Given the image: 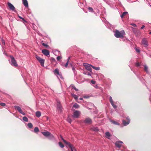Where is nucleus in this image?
Masks as SVG:
<instances>
[{
    "instance_id": "obj_1",
    "label": "nucleus",
    "mask_w": 151,
    "mask_h": 151,
    "mask_svg": "<svg viewBox=\"0 0 151 151\" xmlns=\"http://www.w3.org/2000/svg\"><path fill=\"white\" fill-rule=\"evenodd\" d=\"M125 34V32L124 30L119 31L118 30H116L114 32V35L117 38H122Z\"/></svg>"
},
{
    "instance_id": "obj_2",
    "label": "nucleus",
    "mask_w": 151,
    "mask_h": 151,
    "mask_svg": "<svg viewBox=\"0 0 151 151\" xmlns=\"http://www.w3.org/2000/svg\"><path fill=\"white\" fill-rule=\"evenodd\" d=\"M141 44L144 47H148V44L147 38H143L141 41Z\"/></svg>"
},
{
    "instance_id": "obj_3",
    "label": "nucleus",
    "mask_w": 151,
    "mask_h": 151,
    "mask_svg": "<svg viewBox=\"0 0 151 151\" xmlns=\"http://www.w3.org/2000/svg\"><path fill=\"white\" fill-rule=\"evenodd\" d=\"M10 57L11 59V64L15 66H17V64L14 58L12 55H10Z\"/></svg>"
},
{
    "instance_id": "obj_4",
    "label": "nucleus",
    "mask_w": 151,
    "mask_h": 151,
    "mask_svg": "<svg viewBox=\"0 0 151 151\" xmlns=\"http://www.w3.org/2000/svg\"><path fill=\"white\" fill-rule=\"evenodd\" d=\"M83 65L85 67L86 69L90 72H92V68L91 67L92 65L87 63H83Z\"/></svg>"
},
{
    "instance_id": "obj_5",
    "label": "nucleus",
    "mask_w": 151,
    "mask_h": 151,
    "mask_svg": "<svg viewBox=\"0 0 151 151\" xmlns=\"http://www.w3.org/2000/svg\"><path fill=\"white\" fill-rule=\"evenodd\" d=\"M80 114L81 112L80 111L76 110L74 112L72 116L73 118H77L79 117Z\"/></svg>"
},
{
    "instance_id": "obj_6",
    "label": "nucleus",
    "mask_w": 151,
    "mask_h": 151,
    "mask_svg": "<svg viewBox=\"0 0 151 151\" xmlns=\"http://www.w3.org/2000/svg\"><path fill=\"white\" fill-rule=\"evenodd\" d=\"M14 107L15 109H17L18 111L21 114L24 115H26L25 113L22 111V109L20 106H14Z\"/></svg>"
},
{
    "instance_id": "obj_7",
    "label": "nucleus",
    "mask_w": 151,
    "mask_h": 151,
    "mask_svg": "<svg viewBox=\"0 0 151 151\" xmlns=\"http://www.w3.org/2000/svg\"><path fill=\"white\" fill-rule=\"evenodd\" d=\"M14 107L15 109H17L18 111L21 114L24 115H26L25 113L22 111V109L20 106H14Z\"/></svg>"
},
{
    "instance_id": "obj_8",
    "label": "nucleus",
    "mask_w": 151,
    "mask_h": 151,
    "mask_svg": "<svg viewBox=\"0 0 151 151\" xmlns=\"http://www.w3.org/2000/svg\"><path fill=\"white\" fill-rule=\"evenodd\" d=\"M14 107L15 109H17L18 111L21 114L24 115H26L25 113L22 111V109L20 106H14Z\"/></svg>"
},
{
    "instance_id": "obj_9",
    "label": "nucleus",
    "mask_w": 151,
    "mask_h": 151,
    "mask_svg": "<svg viewBox=\"0 0 151 151\" xmlns=\"http://www.w3.org/2000/svg\"><path fill=\"white\" fill-rule=\"evenodd\" d=\"M82 122L86 124H90L91 122L92 121L91 119L90 118H87L84 120H82Z\"/></svg>"
},
{
    "instance_id": "obj_10",
    "label": "nucleus",
    "mask_w": 151,
    "mask_h": 151,
    "mask_svg": "<svg viewBox=\"0 0 151 151\" xmlns=\"http://www.w3.org/2000/svg\"><path fill=\"white\" fill-rule=\"evenodd\" d=\"M57 107L58 110L61 112L62 110V107L60 102L58 101L57 104Z\"/></svg>"
},
{
    "instance_id": "obj_11",
    "label": "nucleus",
    "mask_w": 151,
    "mask_h": 151,
    "mask_svg": "<svg viewBox=\"0 0 151 151\" xmlns=\"http://www.w3.org/2000/svg\"><path fill=\"white\" fill-rule=\"evenodd\" d=\"M57 107L58 110L61 112L62 110V107L60 102L58 101L57 104Z\"/></svg>"
},
{
    "instance_id": "obj_12",
    "label": "nucleus",
    "mask_w": 151,
    "mask_h": 151,
    "mask_svg": "<svg viewBox=\"0 0 151 151\" xmlns=\"http://www.w3.org/2000/svg\"><path fill=\"white\" fill-rule=\"evenodd\" d=\"M7 4L10 9L12 11H14L15 10V8L14 6L10 3L8 2Z\"/></svg>"
},
{
    "instance_id": "obj_13",
    "label": "nucleus",
    "mask_w": 151,
    "mask_h": 151,
    "mask_svg": "<svg viewBox=\"0 0 151 151\" xmlns=\"http://www.w3.org/2000/svg\"><path fill=\"white\" fill-rule=\"evenodd\" d=\"M42 52L43 54L46 55L47 56L49 55L50 52L47 49H43L42 51Z\"/></svg>"
},
{
    "instance_id": "obj_14",
    "label": "nucleus",
    "mask_w": 151,
    "mask_h": 151,
    "mask_svg": "<svg viewBox=\"0 0 151 151\" xmlns=\"http://www.w3.org/2000/svg\"><path fill=\"white\" fill-rule=\"evenodd\" d=\"M54 73L55 74L59 76L61 78H63L62 76L59 72V70L58 69H55L54 71Z\"/></svg>"
},
{
    "instance_id": "obj_15",
    "label": "nucleus",
    "mask_w": 151,
    "mask_h": 151,
    "mask_svg": "<svg viewBox=\"0 0 151 151\" xmlns=\"http://www.w3.org/2000/svg\"><path fill=\"white\" fill-rule=\"evenodd\" d=\"M122 142L121 141H119L116 142L115 143V145L117 147L119 148H120L122 144Z\"/></svg>"
},
{
    "instance_id": "obj_16",
    "label": "nucleus",
    "mask_w": 151,
    "mask_h": 151,
    "mask_svg": "<svg viewBox=\"0 0 151 151\" xmlns=\"http://www.w3.org/2000/svg\"><path fill=\"white\" fill-rule=\"evenodd\" d=\"M70 148L71 151H76V149L74 146L70 142L68 145Z\"/></svg>"
},
{
    "instance_id": "obj_17",
    "label": "nucleus",
    "mask_w": 151,
    "mask_h": 151,
    "mask_svg": "<svg viewBox=\"0 0 151 151\" xmlns=\"http://www.w3.org/2000/svg\"><path fill=\"white\" fill-rule=\"evenodd\" d=\"M127 119L128 121H127V122H126V121H125V120H123V123L124 126L127 125L130 123V121L129 119L128 118H127Z\"/></svg>"
},
{
    "instance_id": "obj_18",
    "label": "nucleus",
    "mask_w": 151,
    "mask_h": 151,
    "mask_svg": "<svg viewBox=\"0 0 151 151\" xmlns=\"http://www.w3.org/2000/svg\"><path fill=\"white\" fill-rule=\"evenodd\" d=\"M42 133L45 137H48L50 134V133L48 131L42 132Z\"/></svg>"
},
{
    "instance_id": "obj_19",
    "label": "nucleus",
    "mask_w": 151,
    "mask_h": 151,
    "mask_svg": "<svg viewBox=\"0 0 151 151\" xmlns=\"http://www.w3.org/2000/svg\"><path fill=\"white\" fill-rule=\"evenodd\" d=\"M22 2L24 6L26 7L28 6V4L27 0H22Z\"/></svg>"
},
{
    "instance_id": "obj_20",
    "label": "nucleus",
    "mask_w": 151,
    "mask_h": 151,
    "mask_svg": "<svg viewBox=\"0 0 151 151\" xmlns=\"http://www.w3.org/2000/svg\"><path fill=\"white\" fill-rule=\"evenodd\" d=\"M106 137L109 139H110V138L111 136V134L109 132H106L105 134Z\"/></svg>"
},
{
    "instance_id": "obj_21",
    "label": "nucleus",
    "mask_w": 151,
    "mask_h": 151,
    "mask_svg": "<svg viewBox=\"0 0 151 151\" xmlns=\"http://www.w3.org/2000/svg\"><path fill=\"white\" fill-rule=\"evenodd\" d=\"M69 59H70V58L69 57L67 60V61L66 63L65 64H61L62 66H64L66 68L68 66V62L69 61Z\"/></svg>"
},
{
    "instance_id": "obj_22",
    "label": "nucleus",
    "mask_w": 151,
    "mask_h": 151,
    "mask_svg": "<svg viewBox=\"0 0 151 151\" xmlns=\"http://www.w3.org/2000/svg\"><path fill=\"white\" fill-rule=\"evenodd\" d=\"M134 32L136 36H138L141 34L140 32L138 30H137L135 31H134Z\"/></svg>"
},
{
    "instance_id": "obj_23",
    "label": "nucleus",
    "mask_w": 151,
    "mask_h": 151,
    "mask_svg": "<svg viewBox=\"0 0 151 151\" xmlns=\"http://www.w3.org/2000/svg\"><path fill=\"white\" fill-rule=\"evenodd\" d=\"M40 63L41 64V65L42 66L44 67V63L45 60H44L42 59V58L39 61Z\"/></svg>"
},
{
    "instance_id": "obj_24",
    "label": "nucleus",
    "mask_w": 151,
    "mask_h": 151,
    "mask_svg": "<svg viewBox=\"0 0 151 151\" xmlns=\"http://www.w3.org/2000/svg\"><path fill=\"white\" fill-rule=\"evenodd\" d=\"M110 121L112 123L115 125H119V124L115 121L112 120H110Z\"/></svg>"
},
{
    "instance_id": "obj_25",
    "label": "nucleus",
    "mask_w": 151,
    "mask_h": 151,
    "mask_svg": "<svg viewBox=\"0 0 151 151\" xmlns=\"http://www.w3.org/2000/svg\"><path fill=\"white\" fill-rule=\"evenodd\" d=\"M36 116L37 117H40L41 116V112L39 111H37L36 112Z\"/></svg>"
},
{
    "instance_id": "obj_26",
    "label": "nucleus",
    "mask_w": 151,
    "mask_h": 151,
    "mask_svg": "<svg viewBox=\"0 0 151 151\" xmlns=\"http://www.w3.org/2000/svg\"><path fill=\"white\" fill-rule=\"evenodd\" d=\"M60 137L62 140L63 141V142H64L66 144V145H67L70 143L69 142H68L66 141L65 140L61 135H60Z\"/></svg>"
},
{
    "instance_id": "obj_27",
    "label": "nucleus",
    "mask_w": 151,
    "mask_h": 151,
    "mask_svg": "<svg viewBox=\"0 0 151 151\" xmlns=\"http://www.w3.org/2000/svg\"><path fill=\"white\" fill-rule=\"evenodd\" d=\"M144 69L145 70L147 73H149L148 70V67L146 65H144Z\"/></svg>"
},
{
    "instance_id": "obj_28",
    "label": "nucleus",
    "mask_w": 151,
    "mask_h": 151,
    "mask_svg": "<svg viewBox=\"0 0 151 151\" xmlns=\"http://www.w3.org/2000/svg\"><path fill=\"white\" fill-rule=\"evenodd\" d=\"M128 14V12H124L121 15V17L122 18L123 17L127 14Z\"/></svg>"
},
{
    "instance_id": "obj_29",
    "label": "nucleus",
    "mask_w": 151,
    "mask_h": 151,
    "mask_svg": "<svg viewBox=\"0 0 151 151\" xmlns=\"http://www.w3.org/2000/svg\"><path fill=\"white\" fill-rule=\"evenodd\" d=\"M73 107L77 109L79 108V106L77 103H75L73 105Z\"/></svg>"
},
{
    "instance_id": "obj_30",
    "label": "nucleus",
    "mask_w": 151,
    "mask_h": 151,
    "mask_svg": "<svg viewBox=\"0 0 151 151\" xmlns=\"http://www.w3.org/2000/svg\"><path fill=\"white\" fill-rule=\"evenodd\" d=\"M49 138L50 139H54V137L53 135L52 134H51L50 133V135H49Z\"/></svg>"
},
{
    "instance_id": "obj_31",
    "label": "nucleus",
    "mask_w": 151,
    "mask_h": 151,
    "mask_svg": "<svg viewBox=\"0 0 151 151\" xmlns=\"http://www.w3.org/2000/svg\"><path fill=\"white\" fill-rule=\"evenodd\" d=\"M23 121H25V122H28V119L26 116H24L23 117Z\"/></svg>"
},
{
    "instance_id": "obj_32",
    "label": "nucleus",
    "mask_w": 151,
    "mask_h": 151,
    "mask_svg": "<svg viewBox=\"0 0 151 151\" xmlns=\"http://www.w3.org/2000/svg\"><path fill=\"white\" fill-rule=\"evenodd\" d=\"M39 131V129L37 127H36L34 129V132L35 133H37Z\"/></svg>"
},
{
    "instance_id": "obj_33",
    "label": "nucleus",
    "mask_w": 151,
    "mask_h": 151,
    "mask_svg": "<svg viewBox=\"0 0 151 151\" xmlns=\"http://www.w3.org/2000/svg\"><path fill=\"white\" fill-rule=\"evenodd\" d=\"M88 9L89 11L90 12H94L93 9L92 7H89L88 8Z\"/></svg>"
},
{
    "instance_id": "obj_34",
    "label": "nucleus",
    "mask_w": 151,
    "mask_h": 151,
    "mask_svg": "<svg viewBox=\"0 0 151 151\" xmlns=\"http://www.w3.org/2000/svg\"><path fill=\"white\" fill-rule=\"evenodd\" d=\"M59 146L61 148H63L64 146L63 144L61 142H59Z\"/></svg>"
},
{
    "instance_id": "obj_35",
    "label": "nucleus",
    "mask_w": 151,
    "mask_h": 151,
    "mask_svg": "<svg viewBox=\"0 0 151 151\" xmlns=\"http://www.w3.org/2000/svg\"><path fill=\"white\" fill-rule=\"evenodd\" d=\"M91 129L92 130L94 131H97L98 130V128L96 127H93L91 128Z\"/></svg>"
},
{
    "instance_id": "obj_36",
    "label": "nucleus",
    "mask_w": 151,
    "mask_h": 151,
    "mask_svg": "<svg viewBox=\"0 0 151 151\" xmlns=\"http://www.w3.org/2000/svg\"><path fill=\"white\" fill-rule=\"evenodd\" d=\"M91 67H92L94 69L96 70H99L100 69L99 67H95L93 66H91Z\"/></svg>"
},
{
    "instance_id": "obj_37",
    "label": "nucleus",
    "mask_w": 151,
    "mask_h": 151,
    "mask_svg": "<svg viewBox=\"0 0 151 151\" xmlns=\"http://www.w3.org/2000/svg\"><path fill=\"white\" fill-rule=\"evenodd\" d=\"M28 126L29 128H31L32 127L33 125L31 123H29L28 124Z\"/></svg>"
},
{
    "instance_id": "obj_38",
    "label": "nucleus",
    "mask_w": 151,
    "mask_h": 151,
    "mask_svg": "<svg viewBox=\"0 0 151 151\" xmlns=\"http://www.w3.org/2000/svg\"><path fill=\"white\" fill-rule=\"evenodd\" d=\"M35 57L36 59L39 61H40V60L42 59L39 56L37 55H36Z\"/></svg>"
},
{
    "instance_id": "obj_39",
    "label": "nucleus",
    "mask_w": 151,
    "mask_h": 151,
    "mask_svg": "<svg viewBox=\"0 0 151 151\" xmlns=\"http://www.w3.org/2000/svg\"><path fill=\"white\" fill-rule=\"evenodd\" d=\"M111 104L114 109H116L117 108V106L114 104V102L111 103Z\"/></svg>"
},
{
    "instance_id": "obj_40",
    "label": "nucleus",
    "mask_w": 151,
    "mask_h": 151,
    "mask_svg": "<svg viewBox=\"0 0 151 151\" xmlns=\"http://www.w3.org/2000/svg\"><path fill=\"white\" fill-rule=\"evenodd\" d=\"M67 120L68 122H69L70 123H71L72 121L71 119L69 117H68L67 118Z\"/></svg>"
},
{
    "instance_id": "obj_41",
    "label": "nucleus",
    "mask_w": 151,
    "mask_h": 151,
    "mask_svg": "<svg viewBox=\"0 0 151 151\" xmlns=\"http://www.w3.org/2000/svg\"><path fill=\"white\" fill-rule=\"evenodd\" d=\"M62 57L61 56H58L57 58V60L59 61V60L62 58Z\"/></svg>"
},
{
    "instance_id": "obj_42",
    "label": "nucleus",
    "mask_w": 151,
    "mask_h": 151,
    "mask_svg": "<svg viewBox=\"0 0 151 151\" xmlns=\"http://www.w3.org/2000/svg\"><path fill=\"white\" fill-rule=\"evenodd\" d=\"M72 95L75 99H77L78 96L77 95H76L75 94H72Z\"/></svg>"
},
{
    "instance_id": "obj_43",
    "label": "nucleus",
    "mask_w": 151,
    "mask_h": 151,
    "mask_svg": "<svg viewBox=\"0 0 151 151\" xmlns=\"http://www.w3.org/2000/svg\"><path fill=\"white\" fill-rule=\"evenodd\" d=\"M42 45L45 47H46L47 48H48L49 47L48 45L47 44H45V43H42Z\"/></svg>"
},
{
    "instance_id": "obj_44",
    "label": "nucleus",
    "mask_w": 151,
    "mask_h": 151,
    "mask_svg": "<svg viewBox=\"0 0 151 151\" xmlns=\"http://www.w3.org/2000/svg\"><path fill=\"white\" fill-rule=\"evenodd\" d=\"M135 65L137 67L139 66H140V64L138 62H136L135 63Z\"/></svg>"
},
{
    "instance_id": "obj_45",
    "label": "nucleus",
    "mask_w": 151,
    "mask_h": 151,
    "mask_svg": "<svg viewBox=\"0 0 151 151\" xmlns=\"http://www.w3.org/2000/svg\"><path fill=\"white\" fill-rule=\"evenodd\" d=\"M109 101L111 103L114 102L111 96H110L109 97Z\"/></svg>"
},
{
    "instance_id": "obj_46",
    "label": "nucleus",
    "mask_w": 151,
    "mask_h": 151,
    "mask_svg": "<svg viewBox=\"0 0 151 151\" xmlns=\"http://www.w3.org/2000/svg\"><path fill=\"white\" fill-rule=\"evenodd\" d=\"M71 86L72 87H73V88H74L75 91H77L78 90V89L76 88L74 85H71Z\"/></svg>"
},
{
    "instance_id": "obj_47",
    "label": "nucleus",
    "mask_w": 151,
    "mask_h": 151,
    "mask_svg": "<svg viewBox=\"0 0 151 151\" xmlns=\"http://www.w3.org/2000/svg\"><path fill=\"white\" fill-rule=\"evenodd\" d=\"M0 105H1L2 106H5L6 104L5 103H0Z\"/></svg>"
},
{
    "instance_id": "obj_48",
    "label": "nucleus",
    "mask_w": 151,
    "mask_h": 151,
    "mask_svg": "<svg viewBox=\"0 0 151 151\" xmlns=\"http://www.w3.org/2000/svg\"><path fill=\"white\" fill-rule=\"evenodd\" d=\"M135 50L137 52H140V50L139 49L135 48Z\"/></svg>"
},
{
    "instance_id": "obj_49",
    "label": "nucleus",
    "mask_w": 151,
    "mask_h": 151,
    "mask_svg": "<svg viewBox=\"0 0 151 151\" xmlns=\"http://www.w3.org/2000/svg\"><path fill=\"white\" fill-rule=\"evenodd\" d=\"M91 82L93 84H95L96 83V81L93 80H92Z\"/></svg>"
},
{
    "instance_id": "obj_50",
    "label": "nucleus",
    "mask_w": 151,
    "mask_h": 151,
    "mask_svg": "<svg viewBox=\"0 0 151 151\" xmlns=\"http://www.w3.org/2000/svg\"><path fill=\"white\" fill-rule=\"evenodd\" d=\"M131 25L134 27H136L137 26L135 24H134V23L131 24Z\"/></svg>"
},
{
    "instance_id": "obj_51",
    "label": "nucleus",
    "mask_w": 151,
    "mask_h": 151,
    "mask_svg": "<svg viewBox=\"0 0 151 151\" xmlns=\"http://www.w3.org/2000/svg\"><path fill=\"white\" fill-rule=\"evenodd\" d=\"M18 17H19V18H20V19H22V20H24H24H24V19L23 18H22V17H21V16H18Z\"/></svg>"
},
{
    "instance_id": "obj_52",
    "label": "nucleus",
    "mask_w": 151,
    "mask_h": 151,
    "mask_svg": "<svg viewBox=\"0 0 151 151\" xmlns=\"http://www.w3.org/2000/svg\"><path fill=\"white\" fill-rule=\"evenodd\" d=\"M1 40H2V43L4 45L5 44V41H4V40H3V39H2Z\"/></svg>"
},
{
    "instance_id": "obj_53",
    "label": "nucleus",
    "mask_w": 151,
    "mask_h": 151,
    "mask_svg": "<svg viewBox=\"0 0 151 151\" xmlns=\"http://www.w3.org/2000/svg\"><path fill=\"white\" fill-rule=\"evenodd\" d=\"M145 26L144 25H143L141 27V29H143L144 27Z\"/></svg>"
},
{
    "instance_id": "obj_54",
    "label": "nucleus",
    "mask_w": 151,
    "mask_h": 151,
    "mask_svg": "<svg viewBox=\"0 0 151 151\" xmlns=\"http://www.w3.org/2000/svg\"><path fill=\"white\" fill-rule=\"evenodd\" d=\"M72 70L74 71V72L75 73V69L74 67H72Z\"/></svg>"
},
{
    "instance_id": "obj_55",
    "label": "nucleus",
    "mask_w": 151,
    "mask_h": 151,
    "mask_svg": "<svg viewBox=\"0 0 151 151\" xmlns=\"http://www.w3.org/2000/svg\"><path fill=\"white\" fill-rule=\"evenodd\" d=\"M51 59L53 61H55V59L54 58H51Z\"/></svg>"
},
{
    "instance_id": "obj_56",
    "label": "nucleus",
    "mask_w": 151,
    "mask_h": 151,
    "mask_svg": "<svg viewBox=\"0 0 151 151\" xmlns=\"http://www.w3.org/2000/svg\"><path fill=\"white\" fill-rule=\"evenodd\" d=\"M87 75H88V76H91V73H87Z\"/></svg>"
},
{
    "instance_id": "obj_57",
    "label": "nucleus",
    "mask_w": 151,
    "mask_h": 151,
    "mask_svg": "<svg viewBox=\"0 0 151 151\" xmlns=\"http://www.w3.org/2000/svg\"><path fill=\"white\" fill-rule=\"evenodd\" d=\"M79 99H80V100H83V99L82 98H80Z\"/></svg>"
},
{
    "instance_id": "obj_58",
    "label": "nucleus",
    "mask_w": 151,
    "mask_h": 151,
    "mask_svg": "<svg viewBox=\"0 0 151 151\" xmlns=\"http://www.w3.org/2000/svg\"><path fill=\"white\" fill-rule=\"evenodd\" d=\"M4 54L5 55H7V54L5 52H4Z\"/></svg>"
},
{
    "instance_id": "obj_59",
    "label": "nucleus",
    "mask_w": 151,
    "mask_h": 151,
    "mask_svg": "<svg viewBox=\"0 0 151 151\" xmlns=\"http://www.w3.org/2000/svg\"><path fill=\"white\" fill-rule=\"evenodd\" d=\"M149 34H150V35H151V32H149Z\"/></svg>"
},
{
    "instance_id": "obj_60",
    "label": "nucleus",
    "mask_w": 151,
    "mask_h": 151,
    "mask_svg": "<svg viewBox=\"0 0 151 151\" xmlns=\"http://www.w3.org/2000/svg\"><path fill=\"white\" fill-rule=\"evenodd\" d=\"M97 86H96L95 87H96H96H97Z\"/></svg>"
},
{
    "instance_id": "obj_61",
    "label": "nucleus",
    "mask_w": 151,
    "mask_h": 151,
    "mask_svg": "<svg viewBox=\"0 0 151 151\" xmlns=\"http://www.w3.org/2000/svg\"><path fill=\"white\" fill-rule=\"evenodd\" d=\"M80 4H82V3H80Z\"/></svg>"
},
{
    "instance_id": "obj_62",
    "label": "nucleus",
    "mask_w": 151,
    "mask_h": 151,
    "mask_svg": "<svg viewBox=\"0 0 151 151\" xmlns=\"http://www.w3.org/2000/svg\"><path fill=\"white\" fill-rule=\"evenodd\" d=\"M150 6L151 7V5H150Z\"/></svg>"
}]
</instances>
